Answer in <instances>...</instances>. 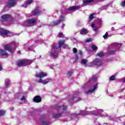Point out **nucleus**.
Here are the masks:
<instances>
[{
	"label": "nucleus",
	"instance_id": "1",
	"mask_svg": "<svg viewBox=\"0 0 125 125\" xmlns=\"http://www.w3.org/2000/svg\"><path fill=\"white\" fill-rule=\"evenodd\" d=\"M86 115H93V116H96L97 118H104L106 117V114L103 113V110L97 109L91 111H81L79 114L73 113L71 114L69 116V120L71 119H74V118H79V116H86Z\"/></svg>",
	"mask_w": 125,
	"mask_h": 125
},
{
	"label": "nucleus",
	"instance_id": "2",
	"mask_svg": "<svg viewBox=\"0 0 125 125\" xmlns=\"http://www.w3.org/2000/svg\"><path fill=\"white\" fill-rule=\"evenodd\" d=\"M53 109H55L59 113L54 114L53 115V118L55 119H58L62 116V113H63L64 111H67V106L62 105V106L58 104H56L53 106Z\"/></svg>",
	"mask_w": 125,
	"mask_h": 125
},
{
	"label": "nucleus",
	"instance_id": "3",
	"mask_svg": "<svg viewBox=\"0 0 125 125\" xmlns=\"http://www.w3.org/2000/svg\"><path fill=\"white\" fill-rule=\"evenodd\" d=\"M110 48H113L115 50H109L108 52V54H115L116 51L120 50L122 47V44L118 43H113L109 46Z\"/></svg>",
	"mask_w": 125,
	"mask_h": 125
},
{
	"label": "nucleus",
	"instance_id": "4",
	"mask_svg": "<svg viewBox=\"0 0 125 125\" xmlns=\"http://www.w3.org/2000/svg\"><path fill=\"white\" fill-rule=\"evenodd\" d=\"M33 63V61L30 60H22L21 62H16V65L18 67H21V66H27L30 65Z\"/></svg>",
	"mask_w": 125,
	"mask_h": 125
},
{
	"label": "nucleus",
	"instance_id": "5",
	"mask_svg": "<svg viewBox=\"0 0 125 125\" xmlns=\"http://www.w3.org/2000/svg\"><path fill=\"white\" fill-rule=\"evenodd\" d=\"M58 50V48L56 47V45H54V46H52V51L50 54L51 57H52L54 59H57L58 58V52H57Z\"/></svg>",
	"mask_w": 125,
	"mask_h": 125
},
{
	"label": "nucleus",
	"instance_id": "6",
	"mask_svg": "<svg viewBox=\"0 0 125 125\" xmlns=\"http://www.w3.org/2000/svg\"><path fill=\"white\" fill-rule=\"evenodd\" d=\"M102 65V61L100 59H95L92 62L88 63V65L90 67L92 66H96V67H100Z\"/></svg>",
	"mask_w": 125,
	"mask_h": 125
},
{
	"label": "nucleus",
	"instance_id": "7",
	"mask_svg": "<svg viewBox=\"0 0 125 125\" xmlns=\"http://www.w3.org/2000/svg\"><path fill=\"white\" fill-rule=\"evenodd\" d=\"M18 44V43L13 42H11L9 44L5 45L4 46V49H5V50H8L9 51H10V52H12V48H11V46H12L13 45L14 47H17Z\"/></svg>",
	"mask_w": 125,
	"mask_h": 125
},
{
	"label": "nucleus",
	"instance_id": "8",
	"mask_svg": "<svg viewBox=\"0 0 125 125\" xmlns=\"http://www.w3.org/2000/svg\"><path fill=\"white\" fill-rule=\"evenodd\" d=\"M63 21H65V18L62 16H61L60 17L59 20L57 21H52L50 23V26H57L59 24H60L61 22H63Z\"/></svg>",
	"mask_w": 125,
	"mask_h": 125
},
{
	"label": "nucleus",
	"instance_id": "9",
	"mask_svg": "<svg viewBox=\"0 0 125 125\" xmlns=\"http://www.w3.org/2000/svg\"><path fill=\"white\" fill-rule=\"evenodd\" d=\"M42 11H44V9L42 10V7L37 6L35 8L34 11H32V14L35 16L40 15V14Z\"/></svg>",
	"mask_w": 125,
	"mask_h": 125
},
{
	"label": "nucleus",
	"instance_id": "10",
	"mask_svg": "<svg viewBox=\"0 0 125 125\" xmlns=\"http://www.w3.org/2000/svg\"><path fill=\"white\" fill-rule=\"evenodd\" d=\"M79 94L80 92H76L75 93V95L73 97L69 98V102H71V101H73V100H75V101H81V100H82V99L78 97Z\"/></svg>",
	"mask_w": 125,
	"mask_h": 125
},
{
	"label": "nucleus",
	"instance_id": "11",
	"mask_svg": "<svg viewBox=\"0 0 125 125\" xmlns=\"http://www.w3.org/2000/svg\"><path fill=\"white\" fill-rule=\"evenodd\" d=\"M51 81H52V79L51 78H48L44 80L42 79H40V80L37 81V82L40 83H42L43 84H46L47 83H50Z\"/></svg>",
	"mask_w": 125,
	"mask_h": 125
},
{
	"label": "nucleus",
	"instance_id": "12",
	"mask_svg": "<svg viewBox=\"0 0 125 125\" xmlns=\"http://www.w3.org/2000/svg\"><path fill=\"white\" fill-rule=\"evenodd\" d=\"M81 7L80 6H74L65 9V11H68V12H71L72 11H76L78 9H80Z\"/></svg>",
	"mask_w": 125,
	"mask_h": 125
},
{
	"label": "nucleus",
	"instance_id": "13",
	"mask_svg": "<svg viewBox=\"0 0 125 125\" xmlns=\"http://www.w3.org/2000/svg\"><path fill=\"white\" fill-rule=\"evenodd\" d=\"M0 34L3 37V36H8L9 34H11V33L8 30H6L2 28H0Z\"/></svg>",
	"mask_w": 125,
	"mask_h": 125
},
{
	"label": "nucleus",
	"instance_id": "14",
	"mask_svg": "<svg viewBox=\"0 0 125 125\" xmlns=\"http://www.w3.org/2000/svg\"><path fill=\"white\" fill-rule=\"evenodd\" d=\"M98 86V84L96 83L95 85L93 86V88H91L90 87L89 89L87 92L86 93V94H89V93H92V92H94L96 89H97V87Z\"/></svg>",
	"mask_w": 125,
	"mask_h": 125
},
{
	"label": "nucleus",
	"instance_id": "15",
	"mask_svg": "<svg viewBox=\"0 0 125 125\" xmlns=\"http://www.w3.org/2000/svg\"><path fill=\"white\" fill-rule=\"evenodd\" d=\"M16 4V0H9L7 2L8 7H12Z\"/></svg>",
	"mask_w": 125,
	"mask_h": 125
},
{
	"label": "nucleus",
	"instance_id": "16",
	"mask_svg": "<svg viewBox=\"0 0 125 125\" xmlns=\"http://www.w3.org/2000/svg\"><path fill=\"white\" fill-rule=\"evenodd\" d=\"M45 120V116L42 115L40 118V121L41 122L42 125H49V122H45L44 121Z\"/></svg>",
	"mask_w": 125,
	"mask_h": 125
},
{
	"label": "nucleus",
	"instance_id": "17",
	"mask_svg": "<svg viewBox=\"0 0 125 125\" xmlns=\"http://www.w3.org/2000/svg\"><path fill=\"white\" fill-rule=\"evenodd\" d=\"M47 76V74H46V73L41 72L38 73L37 75H36V77H37V78H43L44 77H46Z\"/></svg>",
	"mask_w": 125,
	"mask_h": 125
},
{
	"label": "nucleus",
	"instance_id": "18",
	"mask_svg": "<svg viewBox=\"0 0 125 125\" xmlns=\"http://www.w3.org/2000/svg\"><path fill=\"white\" fill-rule=\"evenodd\" d=\"M35 23H37V20L35 18L29 19L27 21V23L30 24V25L35 24Z\"/></svg>",
	"mask_w": 125,
	"mask_h": 125
},
{
	"label": "nucleus",
	"instance_id": "19",
	"mask_svg": "<svg viewBox=\"0 0 125 125\" xmlns=\"http://www.w3.org/2000/svg\"><path fill=\"white\" fill-rule=\"evenodd\" d=\"M33 0H28L26 2H25L22 5V7H27L28 5H30L32 3Z\"/></svg>",
	"mask_w": 125,
	"mask_h": 125
},
{
	"label": "nucleus",
	"instance_id": "20",
	"mask_svg": "<svg viewBox=\"0 0 125 125\" xmlns=\"http://www.w3.org/2000/svg\"><path fill=\"white\" fill-rule=\"evenodd\" d=\"M33 101L36 103H40L42 101V98L40 96H36L33 99Z\"/></svg>",
	"mask_w": 125,
	"mask_h": 125
},
{
	"label": "nucleus",
	"instance_id": "21",
	"mask_svg": "<svg viewBox=\"0 0 125 125\" xmlns=\"http://www.w3.org/2000/svg\"><path fill=\"white\" fill-rule=\"evenodd\" d=\"M11 17V16L9 14H4L2 16V19L3 21H6L8 19H9Z\"/></svg>",
	"mask_w": 125,
	"mask_h": 125
},
{
	"label": "nucleus",
	"instance_id": "22",
	"mask_svg": "<svg viewBox=\"0 0 125 125\" xmlns=\"http://www.w3.org/2000/svg\"><path fill=\"white\" fill-rule=\"evenodd\" d=\"M80 34L81 35H86V34H88V30L84 28L80 31Z\"/></svg>",
	"mask_w": 125,
	"mask_h": 125
},
{
	"label": "nucleus",
	"instance_id": "23",
	"mask_svg": "<svg viewBox=\"0 0 125 125\" xmlns=\"http://www.w3.org/2000/svg\"><path fill=\"white\" fill-rule=\"evenodd\" d=\"M8 53L2 49H0V55L1 56H7Z\"/></svg>",
	"mask_w": 125,
	"mask_h": 125
},
{
	"label": "nucleus",
	"instance_id": "24",
	"mask_svg": "<svg viewBox=\"0 0 125 125\" xmlns=\"http://www.w3.org/2000/svg\"><path fill=\"white\" fill-rule=\"evenodd\" d=\"M91 26L93 29V31H94L95 33H97L98 31V28L97 27V26H95V24L92 23Z\"/></svg>",
	"mask_w": 125,
	"mask_h": 125
},
{
	"label": "nucleus",
	"instance_id": "25",
	"mask_svg": "<svg viewBox=\"0 0 125 125\" xmlns=\"http://www.w3.org/2000/svg\"><path fill=\"white\" fill-rule=\"evenodd\" d=\"M94 0H84L83 1V4L86 5L88 4V3H90V2H93Z\"/></svg>",
	"mask_w": 125,
	"mask_h": 125
},
{
	"label": "nucleus",
	"instance_id": "26",
	"mask_svg": "<svg viewBox=\"0 0 125 125\" xmlns=\"http://www.w3.org/2000/svg\"><path fill=\"white\" fill-rule=\"evenodd\" d=\"M65 42V41H60L59 42V48H61L62 45H64V43Z\"/></svg>",
	"mask_w": 125,
	"mask_h": 125
},
{
	"label": "nucleus",
	"instance_id": "27",
	"mask_svg": "<svg viewBox=\"0 0 125 125\" xmlns=\"http://www.w3.org/2000/svg\"><path fill=\"white\" fill-rule=\"evenodd\" d=\"M10 83V80L8 79H6L5 81V85L7 86L8 85H9V84Z\"/></svg>",
	"mask_w": 125,
	"mask_h": 125
},
{
	"label": "nucleus",
	"instance_id": "28",
	"mask_svg": "<svg viewBox=\"0 0 125 125\" xmlns=\"http://www.w3.org/2000/svg\"><path fill=\"white\" fill-rule=\"evenodd\" d=\"M91 49L94 51H95V50H97V49H98V47H97L95 45L93 44L91 45Z\"/></svg>",
	"mask_w": 125,
	"mask_h": 125
},
{
	"label": "nucleus",
	"instance_id": "29",
	"mask_svg": "<svg viewBox=\"0 0 125 125\" xmlns=\"http://www.w3.org/2000/svg\"><path fill=\"white\" fill-rule=\"evenodd\" d=\"M96 81H97V78L95 76L93 77V78L90 80V82L93 83L96 82Z\"/></svg>",
	"mask_w": 125,
	"mask_h": 125
},
{
	"label": "nucleus",
	"instance_id": "30",
	"mask_svg": "<svg viewBox=\"0 0 125 125\" xmlns=\"http://www.w3.org/2000/svg\"><path fill=\"white\" fill-rule=\"evenodd\" d=\"M94 15H95V14L93 13L90 15V17L89 18V21H91L94 18Z\"/></svg>",
	"mask_w": 125,
	"mask_h": 125
},
{
	"label": "nucleus",
	"instance_id": "31",
	"mask_svg": "<svg viewBox=\"0 0 125 125\" xmlns=\"http://www.w3.org/2000/svg\"><path fill=\"white\" fill-rule=\"evenodd\" d=\"M103 37L104 39V40H107V39H108V38H109V37H110V36H109V35L108 34V32H106L105 35H104Z\"/></svg>",
	"mask_w": 125,
	"mask_h": 125
},
{
	"label": "nucleus",
	"instance_id": "32",
	"mask_svg": "<svg viewBox=\"0 0 125 125\" xmlns=\"http://www.w3.org/2000/svg\"><path fill=\"white\" fill-rule=\"evenodd\" d=\"M105 54H104V53L103 52H101L97 54V56H99V57H102L104 56Z\"/></svg>",
	"mask_w": 125,
	"mask_h": 125
},
{
	"label": "nucleus",
	"instance_id": "33",
	"mask_svg": "<svg viewBox=\"0 0 125 125\" xmlns=\"http://www.w3.org/2000/svg\"><path fill=\"white\" fill-rule=\"evenodd\" d=\"M87 62V60L85 59H83L81 61V64H83V65H86Z\"/></svg>",
	"mask_w": 125,
	"mask_h": 125
},
{
	"label": "nucleus",
	"instance_id": "34",
	"mask_svg": "<svg viewBox=\"0 0 125 125\" xmlns=\"http://www.w3.org/2000/svg\"><path fill=\"white\" fill-rule=\"evenodd\" d=\"M97 21L98 22V26H101V24L102 23V21H101V20H100V19H98Z\"/></svg>",
	"mask_w": 125,
	"mask_h": 125
},
{
	"label": "nucleus",
	"instance_id": "35",
	"mask_svg": "<svg viewBox=\"0 0 125 125\" xmlns=\"http://www.w3.org/2000/svg\"><path fill=\"white\" fill-rule=\"evenodd\" d=\"M115 79H116V77L114 75H112L110 78V81H115Z\"/></svg>",
	"mask_w": 125,
	"mask_h": 125
},
{
	"label": "nucleus",
	"instance_id": "36",
	"mask_svg": "<svg viewBox=\"0 0 125 125\" xmlns=\"http://www.w3.org/2000/svg\"><path fill=\"white\" fill-rule=\"evenodd\" d=\"M5 113V111L0 110V116H3Z\"/></svg>",
	"mask_w": 125,
	"mask_h": 125
},
{
	"label": "nucleus",
	"instance_id": "37",
	"mask_svg": "<svg viewBox=\"0 0 125 125\" xmlns=\"http://www.w3.org/2000/svg\"><path fill=\"white\" fill-rule=\"evenodd\" d=\"M121 5V6H125V0L122 1Z\"/></svg>",
	"mask_w": 125,
	"mask_h": 125
},
{
	"label": "nucleus",
	"instance_id": "38",
	"mask_svg": "<svg viewBox=\"0 0 125 125\" xmlns=\"http://www.w3.org/2000/svg\"><path fill=\"white\" fill-rule=\"evenodd\" d=\"M35 45H33V46H30L29 47H28V50H32V49H33V47H35Z\"/></svg>",
	"mask_w": 125,
	"mask_h": 125
},
{
	"label": "nucleus",
	"instance_id": "39",
	"mask_svg": "<svg viewBox=\"0 0 125 125\" xmlns=\"http://www.w3.org/2000/svg\"><path fill=\"white\" fill-rule=\"evenodd\" d=\"M107 7H108V6H107V5H104V6L102 7L101 8V9L102 10H104V9H106V8H107Z\"/></svg>",
	"mask_w": 125,
	"mask_h": 125
},
{
	"label": "nucleus",
	"instance_id": "40",
	"mask_svg": "<svg viewBox=\"0 0 125 125\" xmlns=\"http://www.w3.org/2000/svg\"><path fill=\"white\" fill-rule=\"evenodd\" d=\"M73 72L72 71H68V76H71L72 75H73Z\"/></svg>",
	"mask_w": 125,
	"mask_h": 125
},
{
	"label": "nucleus",
	"instance_id": "41",
	"mask_svg": "<svg viewBox=\"0 0 125 125\" xmlns=\"http://www.w3.org/2000/svg\"><path fill=\"white\" fill-rule=\"evenodd\" d=\"M64 36V35H63V33L61 32L60 33V34H59V38H62Z\"/></svg>",
	"mask_w": 125,
	"mask_h": 125
},
{
	"label": "nucleus",
	"instance_id": "42",
	"mask_svg": "<svg viewBox=\"0 0 125 125\" xmlns=\"http://www.w3.org/2000/svg\"><path fill=\"white\" fill-rule=\"evenodd\" d=\"M85 42H91V39L88 38L87 40H85Z\"/></svg>",
	"mask_w": 125,
	"mask_h": 125
},
{
	"label": "nucleus",
	"instance_id": "43",
	"mask_svg": "<svg viewBox=\"0 0 125 125\" xmlns=\"http://www.w3.org/2000/svg\"><path fill=\"white\" fill-rule=\"evenodd\" d=\"M120 81L122 82L123 83H125V78L120 79Z\"/></svg>",
	"mask_w": 125,
	"mask_h": 125
},
{
	"label": "nucleus",
	"instance_id": "44",
	"mask_svg": "<svg viewBox=\"0 0 125 125\" xmlns=\"http://www.w3.org/2000/svg\"><path fill=\"white\" fill-rule=\"evenodd\" d=\"M73 52L74 53H77V52H78V50H77V48H73Z\"/></svg>",
	"mask_w": 125,
	"mask_h": 125
},
{
	"label": "nucleus",
	"instance_id": "45",
	"mask_svg": "<svg viewBox=\"0 0 125 125\" xmlns=\"http://www.w3.org/2000/svg\"><path fill=\"white\" fill-rule=\"evenodd\" d=\"M63 47L64 48H69V46H68V45H67V44H64L63 45Z\"/></svg>",
	"mask_w": 125,
	"mask_h": 125
},
{
	"label": "nucleus",
	"instance_id": "46",
	"mask_svg": "<svg viewBox=\"0 0 125 125\" xmlns=\"http://www.w3.org/2000/svg\"><path fill=\"white\" fill-rule=\"evenodd\" d=\"M95 1H97V2H101V1H104V0H94Z\"/></svg>",
	"mask_w": 125,
	"mask_h": 125
},
{
	"label": "nucleus",
	"instance_id": "47",
	"mask_svg": "<svg viewBox=\"0 0 125 125\" xmlns=\"http://www.w3.org/2000/svg\"><path fill=\"white\" fill-rule=\"evenodd\" d=\"M40 42H41V40H36L35 41V43H40Z\"/></svg>",
	"mask_w": 125,
	"mask_h": 125
},
{
	"label": "nucleus",
	"instance_id": "48",
	"mask_svg": "<svg viewBox=\"0 0 125 125\" xmlns=\"http://www.w3.org/2000/svg\"><path fill=\"white\" fill-rule=\"evenodd\" d=\"M26 100V98H25V96H23L21 99V101H23V100Z\"/></svg>",
	"mask_w": 125,
	"mask_h": 125
},
{
	"label": "nucleus",
	"instance_id": "49",
	"mask_svg": "<svg viewBox=\"0 0 125 125\" xmlns=\"http://www.w3.org/2000/svg\"><path fill=\"white\" fill-rule=\"evenodd\" d=\"M64 27H65V24H63L62 25L61 27V29H62V30L64 29Z\"/></svg>",
	"mask_w": 125,
	"mask_h": 125
},
{
	"label": "nucleus",
	"instance_id": "50",
	"mask_svg": "<svg viewBox=\"0 0 125 125\" xmlns=\"http://www.w3.org/2000/svg\"><path fill=\"white\" fill-rule=\"evenodd\" d=\"M79 60V57L78 56H76L75 57V61H77Z\"/></svg>",
	"mask_w": 125,
	"mask_h": 125
},
{
	"label": "nucleus",
	"instance_id": "51",
	"mask_svg": "<svg viewBox=\"0 0 125 125\" xmlns=\"http://www.w3.org/2000/svg\"><path fill=\"white\" fill-rule=\"evenodd\" d=\"M79 54L80 55H83V51L82 50H80L79 51Z\"/></svg>",
	"mask_w": 125,
	"mask_h": 125
},
{
	"label": "nucleus",
	"instance_id": "52",
	"mask_svg": "<svg viewBox=\"0 0 125 125\" xmlns=\"http://www.w3.org/2000/svg\"><path fill=\"white\" fill-rule=\"evenodd\" d=\"M62 14H68V13H65L63 11H62Z\"/></svg>",
	"mask_w": 125,
	"mask_h": 125
},
{
	"label": "nucleus",
	"instance_id": "53",
	"mask_svg": "<svg viewBox=\"0 0 125 125\" xmlns=\"http://www.w3.org/2000/svg\"><path fill=\"white\" fill-rule=\"evenodd\" d=\"M111 30L112 31H115V28L114 27H112L111 28Z\"/></svg>",
	"mask_w": 125,
	"mask_h": 125
},
{
	"label": "nucleus",
	"instance_id": "54",
	"mask_svg": "<svg viewBox=\"0 0 125 125\" xmlns=\"http://www.w3.org/2000/svg\"><path fill=\"white\" fill-rule=\"evenodd\" d=\"M50 69H53V65H51L50 66Z\"/></svg>",
	"mask_w": 125,
	"mask_h": 125
},
{
	"label": "nucleus",
	"instance_id": "55",
	"mask_svg": "<svg viewBox=\"0 0 125 125\" xmlns=\"http://www.w3.org/2000/svg\"><path fill=\"white\" fill-rule=\"evenodd\" d=\"M125 30V26L122 28L123 31H124Z\"/></svg>",
	"mask_w": 125,
	"mask_h": 125
},
{
	"label": "nucleus",
	"instance_id": "56",
	"mask_svg": "<svg viewBox=\"0 0 125 125\" xmlns=\"http://www.w3.org/2000/svg\"><path fill=\"white\" fill-rule=\"evenodd\" d=\"M55 13H58V10H56L55 11Z\"/></svg>",
	"mask_w": 125,
	"mask_h": 125
},
{
	"label": "nucleus",
	"instance_id": "57",
	"mask_svg": "<svg viewBox=\"0 0 125 125\" xmlns=\"http://www.w3.org/2000/svg\"><path fill=\"white\" fill-rule=\"evenodd\" d=\"M1 69H2V68H1V64H0V70H1Z\"/></svg>",
	"mask_w": 125,
	"mask_h": 125
},
{
	"label": "nucleus",
	"instance_id": "58",
	"mask_svg": "<svg viewBox=\"0 0 125 125\" xmlns=\"http://www.w3.org/2000/svg\"><path fill=\"white\" fill-rule=\"evenodd\" d=\"M115 24H116V23L114 22L112 23V25H115Z\"/></svg>",
	"mask_w": 125,
	"mask_h": 125
},
{
	"label": "nucleus",
	"instance_id": "59",
	"mask_svg": "<svg viewBox=\"0 0 125 125\" xmlns=\"http://www.w3.org/2000/svg\"><path fill=\"white\" fill-rule=\"evenodd\" d=\"M18 52H19V53H20V52H21V51H18Z\"/></svg>",
	"mask_w": 125,
	"mask_h": 125
},
{
	"label": "nucleus",
	"instance_id": "60",
	"mask_svg": "<svg viewBox=\"0 0 125 125\" xmlns=\"http://www.w3.org/2000/svg\"><path fill=\"white\" fill-rule=\"evenodd\" d=\"M120 92H122V91L120 90Z\"/></svg>",
	"mask_w": 125,
	"mask_h": 125
},
{
	"label": "nucleus",
	"instance_id": "61",
	"mask_svg": "<svg viewBox=\"0 0 125 125\" xmlns=\"http://www.w3.org/2000/svg\"><path fill=\"white\" fill-rule=\"evenodd\" d=\"M17 95V94H16V95H15V96H16Z\"/></svg>",
	"mask_w": 125,
	"mask_h": 125
},
{
	"label": "nucleus",
	"instance_id": "62",
	"mask_svg": "<svg viewBox=\"0 0 125 125\" xmlns=\"http://www.w3.org/2000/svg\"><path fill=\"white\" fill-rule=\"evenodd\" d=\"M98 125H100V124H98Z\"/></svg>",
	"mask_w": 125,
	"mask_h": 125
},
{
	"label": "nucleus",
	"instance_id": "63",
	"mask_svg": "<svg viewBox=\"0 0 125 125\" xmlns=\"http://www.w3.org/2000/svg\"><path fill=\"white\" fill-rule=\"evenodd\" d=\"M26 45H25V46H26Z\"/></svg>",
	"mask_w": 125,
	"mask_h": 125
},
{
	"label": "nucleus",
	"instance_id": "64",
	"mask_svg": "<svg viewBox=\"0 0 125 125\" xmlns=\"http://www.w3.org/2000/svg\"><path fill=\"white\" fill-rule=\"evenodd\" d=\"M40 57H41V56H40Z\"/></svg>",
	"mask_w": 125,
	"mask_h": 125
}]
</instances>
